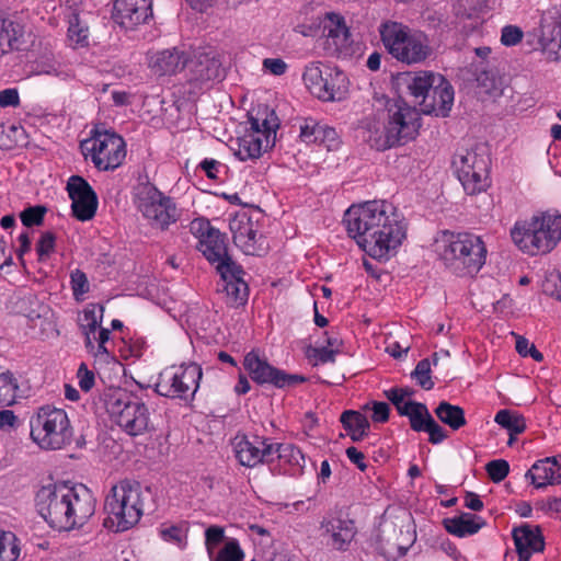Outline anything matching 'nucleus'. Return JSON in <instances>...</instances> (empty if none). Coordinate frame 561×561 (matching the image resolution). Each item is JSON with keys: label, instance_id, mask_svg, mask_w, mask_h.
Wrapping results in <instances>:
<instances>
[{"label": "nucleus", "instance_id": "obj_1", "mask_svg": "<svg viewBox=\"0 0 561 561\" xmlns=\"http://www.w3.org/2000/svg\"><path fill=\"white\" fill-rule=\"evenodd\" d=\"M343 222L350 237L375 259L387 260L405 239V225L390 219L385 203L353 205L345 211Z\"/></svg>", "mask_w": 561, "mask_h": 561}, {"label": "nucleus", "instance_id": "obj_2", "mask_svg": "<svg viewBox=\"0 0 561 561\" xmlns=\"http://www.w3.org/2000/svg\"><path fill=\"white\" fill-rule=\"evenodd\" d=\"M35 507L50 527L70 530L94 514L95 499L84 485L48 484L36 492Z\"/></svg>", "mask_w": 561, "mask_h": 561}, {"label": "nucleus", "instance_id": "obj_3", "mask_svg": "<svg viewBox=\"0 0 561 561\" xmlns=\"http://www.w3.org/2000/svg\"><path fill=\"white\" fill-rule=\"evenodd\" d=\"M150 494V489H144L138 481L124 479L114 484L104 501L107 515L104 527L119 533L135 526L144 514L145 501Z\"/></svg>", "mask_w": 561, "mask_h": 561}, {"label": "nucleus", "instance_id": "obj_4", "mask_svg": "<svg viewBox=\"0 0 561 561\" xmlns=\"http://www.w3.org/2000/svg\"><path fill=\"white\" fill-rule=\"evenodd\" d=\"M387 119V124L373 122L367 125L365 140L378 151L404 145L419 134L420 113L403 101L388 105Z\"/></svg>", "mask_w": 561, "mask_h": 561}, {"label": "nucleus", "instance_id": "obj_5", "mask_svg": "<svg viewBox=\"0 0 561 561\" xmlns=\"http://www.w3.org/2000/svg\"><path fill=\"white\" fill-rule=\"evenodd\" d=\"M436 250L446 268L457 276H473L484 265L486 247L472 233L444 231L436 240Z\"/></svg>", "mask_w": 561, "mask_h": 561}, {"label": "nucleus", "instance_id": "obj_6", "mask_svg": "<svg viewBox=\"0 0 561 561\" xmlns=\"http://www.w3.org/2000/svg\"><path fill=\"white\" fill-rule=\"evenodd\" d=\"M381 42L394 59L407 65L425 61L432 55L427 36L420 31L396 22L385 21L379 25Z\"/></svg>", "mask_w": 561, "mask_h": 561}, {"label": "nucleus", "instance_id": "obj_7", "mask_svg": "<svg viewBox=\"0 0 561 561\" xmlns=\"http://www.w3.org/2000/svg\"><path fill=\"white\" fill-rule=\"evenodd\" d=\"M106 412L124 432L141 435L151 428L147 405L123 388H107L101 394Z\"/></svg>", "mask_w": 561, "mask_h": 561}, {"label": "nucleus", "instance_id": "obj_8", "mask_svg": "<svg viewBox=\"0 0 561 561\" xmlns=\"http://www.w3.org/2000/svg\"><path fill=\"white\" fill-rule=\"evenodd\" d=\"M31 437L43 449L56 450L69 445L72 427L65 410L41 407L30 421Z\"/></svg>", "mask_w": 561, "mask_h": 561}, {"label": "nucleus", "instance_id": "obj_9", "mask_svg": "<svg viewBox=\"0 0 561 561\" xmlns=\"http://www.w3.org/2000/svg\"><path fill=\"white\" fill-rule=\"evenodd\" d=\"M81 149L85 157L91 156L94 167L100 171L118 168L126 157L123 137L107 130H95L90 139L81 142Z\"/></svg>", "mask_w": 561, "mask_h": 561}, {"label": "nucleus", "instance_id": "obj_10", "mask_svg": "<svg viewBox=\"0 0 561 561\" xmlns=\"http://www.w3.org/2000/svg\"><path fill=\"white\" fill-rule=\"evenodd\" d=\"M453 165L468 194L480 193L488 186L490 158L483 147L457 153Z\"/></svg>", "mask_w": 561, "mask_h": 561}, {"label": "nucleus", "instance_id": "obj_11", "mask_svg": "<svg viewBox=\"0 0 561 561\" xmlns=\"http://www.w3.org/2000/svg\"><path fill=\"white\" fill-rule=\"evenodd\" d=\"M192 230L198 237L197 249L205 259L216 266L217 272L229 267L240 272L241 265L232 260L228 251L226 234L214 228L208 220L199 219L192 222Z\"/></svg>", "mask_w": 561, "mask_h": 561}, {"label": "nucleus", "instance_id": "obj_12", "mask_svg": "<svg viewBox=\"0 0 561 561\" xmlns=\"http://www.w3.org/2000/svg\"><path fill=\"white\" fill-rule=\"evenodd\" d=\"M137 207L153 228L167 229L180 213L172 199L151 184H144L137 192Z\"/></svg>", "mask_w": 561, "mask_h": 561}, {"label": "nucleus", "instance_id": "obj_13", "mask_svg": "<svg viewBox=\"0 0 561 561\" xmlns=\"http://www.w3.org/2000/svg\"><path fill=\"white\" fill-rule=\"evenodd\" d=\"M202 376V368L195 363L172 366L159 375L154 390L163 397L187 399L197 391Z\"/></svg>", "mask_w": 561, "mask_h": 561}, {"label": "nucleus", "instance_id": "obj_14", "mask_svg": "<svg viewBox=\"0 0 561 561\" xmlns=\"http://www.w3.org/2000/svg\"><path fill=\"white\" fill-rule=\"evenodd\" d=\"M229 228L232 240L247 255L263 256L268 252L270 245L266 237L259 231V224L247 213L237 214L230 219Z\"/></svg>", "mask_w": 561, "mask_h": 561}, {"label": "nucleus", "instance_id": "obj_15", "mask_svg": "<svg viewBox=\"0 0 561 561\" xmlns=\"http://www.w3.org/2000/svg\"><path fill=\"white\" fill-rule=\"evenodd\" d=\"M243 366L251 379L259 383H270L276 388H291L302 383L307 378L298 374H288L285 370L272 366L266 359L261 358L255 352L244 356Z\"/></svg>", "mask_w": 561, "mask_h": 561}, {"label": "nucleus", "instance_id": "obj_16", "mask_svg": "<svg viewBox=\"0 0 561 561\" xmlns=\"http://www.w3.org/2000/svg\"><path fill=\"white\" fill-rule=\"evenodd\" d=\"M531 35L537 38L538 48L548 59H561V4L552 5L541 13L539 26Z\"/></svg>", "mask_w": 561, "mask_h": 561}, {"label": "nucleus", "instance_id": "obj_17", "mask_svg": "<svg viewBox=\"0 0 561 561\" xmlns=\"http://www.w3.org/2000/svg\"><path fill=\"white\" fill-rule=\"evenodd\" d=\"M232 445L236 458L244 467L253 468L259 463L272 462V443L264 437L254 435L250 439L247 435H237Z\"/></svg>", "mask_w": 561, "mask_h": 561}, {"label": "nucleus", "instance_id": "obj_18", "mask_svg": "<svg viewBox=\"0 0 561 561\" xmlns=\"http://www.w3.org/2000/svg\"><path fill=\"white\" fill-rule=\"evenodd\" d=\"M73 216L87 221L93 218L98 208V196L91 185L81 176L72 175L67 184Z\"/></svg>", "mask_w": 561, "mask_h": 561}, {"label": "nucleus", "instance_id": "obj_19", "mask_svg": "<svg viewBox=\"0 0 561 561\" xmlns=\"http://www.w3.org/2000/svg\"><path fill=\"white\" fill-rule=\"evenodd\" d=\"M530 222L536 233L528 249L538 254L550 252L561 239V215L542 214L533 217Z\"/></svg>", "mask_w": 561, "mask_h": 561}, {"label": "nucleus", "instance_id": "obj_20", "mask_svg": "<svg viewBox=\"0 0 561 561\" xmlns=\"http://www.w3.org/2000/svg\"><path fill=\"white\" fill-rule=\"evenodd\" d=\"M152 15V0H115L112 16L122 27L133 30Z\"/></svg>", "mask_w": 561, "mask_h": 561}, {"label": "nucleus", "instance_id": "obj_21", "mask_svg": "<svg viewBox=\"0 0 561 561\" xmlns=\"http://www.w3.org/2000/svg\"><path fill=\"white\" fill-rule=\"evenodd\" d=\"M320 530L327 546L337 551H346L356 535L354 522L341 517L324 518Z\"/></svg>", "mask_w": 561, "mask_h": 561}, {"label": "nucleus", "instance_id": "obj_22", "mask_svg": "<svg viewBox=\"0 0 561 561\" xmlns=\"http://www.w3.org/2000/svg\"><path fill=\"white\" fill-rule=\"evenodd\" d=\"M434 82L421 112L446 117L454 104V89L442 75L435 77Z\"/></svg>", "mask_w": 561, "mask_h": 561}, {"label": "nucleus", "instance_id": "obj_23", "mask_svg": "<svg viewBox=\"0 0 561 561\" xmlns=\"http://www.w3.org/2000/svg\"><path fill=\"white\" fill-rule=\"evenodd\" d=\"M187 67V82L193 88L190 92H195V89L199 90L209 81L218 80L222 77L219 60L206 54L196 56L188 62Z\"/></svg>", "mask_w": 561, "mask_h": 561}, {"label": "nucleus", "instance_id": "obj_24", "mask_svg": "<svg viewBox=\"0 0 561 561\" xmlns=\"http://www.w3.org/2000/svg\"><path fill=\"white\" fill-rule=\"evenodd\" d=\"M518 561H529L535 552L545 548V540L539 526L523 524L512 531Z\"/></svg>", "mask_w": 561, "mask_h": 561}, {"label": "nucleus", "instance_id": "obj_25", "mask_svg": "<svg viewBox=\"0 0 561 561\" xmlns=\"http://www.w3.org/2000/svg\"><path fill=\"white\" fill-rule=\"evenodd\" d=\"M228 272L224 270L219 271L221 277V287H218V291L225 294L226 304L230 307L237 308L243 306L249 296L248 284L243 279L244 271L241 267L240 272L232 268H228Z\"/></svg>", "mask_w": 561, "mask_h": 561}, {"label": "nucleus", "instance_id": "obj_26", "mask_svg": "<svg viewBox=\"0 0 561 561\" xmlns=\"http://www.w3.org/2000/svg\"><path fill=\"white\" fill-rule=\"evenodd\" d=\"M323 34L335 53L347 50L351 44V33L342 15L334 12L327 13L323 20Z\"/></svg>", "mask_w": 561, "mask_h": 561}, {"label": "nucleus", "instance_id": "obj_27", "mask_svg": "<svg viewBox=\"0 0 561 561\" xmlns=\"http://www.w3.org/2000/svg\"><path fill=\"white\" fill-rule=\"evenodd\" d=\"M325 78L321 87V95L318 99L324 102L342 101L348 93L350 81L346 75L339 68L328 67Z\"/></svg>", "mask_w": 561, "mask_h": 561}, {"label": "nucleus", "instance_id": "obj_28", "mask_svg": "<svg viewBox=\"0 0 561 561\" xmlns=\"http://www.w3.org/2000/svg\"><path fill=\"white\" fill-rule=\"evenodd\" d=\"M561 466L557 457H548L537 461L526 477L531 479V483L537 488H545L548 484L561 483Z\"/></svg>", "mask_w": 561, "mask_h": 561}, {"label": "nucleus", "instance_id": "obj_29", "mask_svg": "<svg viewBox=\"0 0 561 561\" xmlns=\"http://www.w3.org/2000/svg\"><path fill=\"white\" fill-rule=\"evenodd\" d=\"M187 64L185 55L178 50L165 49L151 56L149 66L159 76L173 75Z\"/></svg>", "mask_w": 561, "mask_h": 561}, {"label": "nucleus", "instance_id": "obj_30", "mask_svg": "<svg viewBox=\"0 0 561 561\" xmlns=\"http://www.w3.org/2000/svg\"><path fill=\"white\" fill-rule=\"evenodd\" d=\"M438 76L439 75H435L428 71H419L414 73L408 72L404 73L400 80L403 84H405L410 94L422 108L432 87L435 83L434 79Z\"/></svg>", "mask_w": 561, "mask_h": 561}, {"label": "nucleus", "instance_id": "obj_31", "mask_svg": "<svg viewBox=\"0 0 561 561\" xmlns=\"http://www.w3.org/2000/svg\"><path fill=\"white\" fill-rule=\"evenodd\" d=\"M485 522L480 517L469 513L460 516L444 519V526L449 534L458 537H465L478 533Z\"/></svg>", "mask_w": 561, "mask_h": 561}, {"label": "nucleus", "instance_id": "obj_32", "mask_svg": "<svg viewBox=\"0 0 561 561\" xmlns=\"http://www.w3.org/2000/svg\"><path fill=\"white\" fill-rule=\"evenodd\" d=\"M31 34H26L24 25L18 21L2 19V39H7L9 50H26Z\"/></svg>", "mask_w": 561, "mask_h": 561}, {"label": "nucleus", "instance_id": "obj_33", "mask_svg": "<svg viewBox=\"0 0 561 561\" xmlns=\"http://www.w3.org/2000/svg\"><path fill=\"white\" fill-rule=\"evenodd\" d=\"M250 134L260 135L265 142V148L273 146L276 138V129L279 126L278 118L276 117L274 112H271L264 118H259L254 116L249 117Z\"/></svg>", "mask_w": 561, "mask_h": 561}, {"label": "nucleus", "instance_id": "obj_34", "mask_svg": "<svg viewBox=\"0 0 561 561\" xmlns=\"http://www.w3.org/2000/svg\"><path fill=\"white\" fill-rule=\"evenodd\" d=\"M437 419L449 426L453 431H458L467 424L465 410L459 405H454L447 401H442L435 409Z\"/></svg>", "mask_w": 561, "mask_h": 561}, {"label": "nucleus", "instance_id": "obj_35", "mask_svg": "<svg viewBox=\"0 0 561 561\" xmlns=\"http://www.w3.org/2000/svg\"><path fill=\"white\" fill-rule=\"evenodd\" d=\"M265 148L264 139L256 134H247L239 139L238 149L234 154L241 160L256 159L261 157Z\"/></svg>", "mask_w": 561, "mask_h": 561}, {"label": "nucleus", "instance_id": "obj_36", "mask_svg": "<svg viewBox=\"0 0 561 561\" xmlns=\"http://www.w3.org/2000/svg\"><path fill=\"white\" fill-rule=\"evenodd\" d=\"M530 221H517L511 230V237L514 243L525 253L537 255L538 252H531L529 245H533V236H535Z\"/></svg>", "mask_w": 561, "mask_h": 561}, {"label": "nucleus", "instance_id": "obj_37", "mask_svg": "<svg viewBox=\"0 0 561 561\" xmlns=\"http://www.w3.org/2000/svg\"><path fill=\"white\" fill-rule=\"evenodd\" d=\"M328 67L329 66H322L320 62H312L305 69L302 76L305 84L316 98L321 95V87L325 78L324 71H327Z\"/></svg>", "mask_w": 561, "mask_h": 561}, {"label": "nucleus", "instance_id": "obj_38", "mask_svg": "<svg viewBox=\"0 0 561 561\" xmlns=\"http://www.w3.org/2000/svg\"><path fill=\"white\" fill-rule=\"evenodd\" d=\"M272 462L275 459L285 460L291 466L302 467L305 457L301 450L291 444L272 443Z\"/></svg>", "mask_w": 561, "mask_h": 561}, {"label": "nucleus", "instance_id": "obj_39", "mask_svg": "<svg viewBox=\"0 0 561 561\" xmlns=\"http://www.w3.org/2000/svg\"><path fill=\"white\" fill-rule=\"evenodd\" d=\"M103 306H92L83 311V322L81 323L82 331L85 335L87 346H92L90 335L94 334L100 327L103 319Z\"/></svg>", "mask_w": 561, "mask_h": 561}, {"label": "nucleus", "instance_id": "obj_40", "mask_svg": "<svg viewBox=\"0 0 561 561\" xmlns=\"http://www.w3.org/2000/svg\"><path fill=\"white\" fill-rule=\"evenodd\" d=\"M494 421L512 434H520L526 430L524 416L510 410H500Z\"/></svg>", "mask_w": 561, "mask_h": 561}, {"label": "nucleus", "instance_id": "obj_41", "mask_svg": "<svg viewBox=\"0 0 561 561\" xmlns=\"http://www.w3.org/2000/svg\"><path fill=\"white\" fill-rule=\"evenodd\" d=\"M411 409L403 416H408L410 426L415 432H423L433 417L424 403L410 404Z\"/></svg>", "mask_w": 561, "mask_h": 561}, {"label": "nucleus", "instance_id": "obj_42", "mask_svg": "<svg viewBox=\"0 0 561 561\" xmlns=\"http://www.w3.org/2000/svg\"><path fill=\"white\" fill-rule=\"evenodd\" d=\"M414 393L413 389L405 388H391L390 390L385 391V394L388 400L392 402L396 407L398 413L400 415L407 414V412L411 409L410 404H414L416 401H404L407 397H411Z\"/></svg>", "mask_w": 561, "mask_h": 561}, {"label": "nucleus", "instance_id": "obj_43", "mask_svg": "<svg viewBox=\"0 0 561 561\" xmlns=\"http://www.w3.org/2000/svg\"><path fill=\"white\" fill-rule=\"evenodd\" d=\"M89 30L79 18L78 13H72L69 19L68 38L71 43L79 46L88 45Z\"/></svg>", "mask_w": 561, "mask_h": 561}, {"label": "nucleus", "instance_id": "obj_44", "mask_svg": "<svg viewBox=\"0 0 561 561\" xmlns=\"http://www.w3.org/2000/svg\"><path fill=\"white\" fill-rule=\"evenodd\" d=\"M341 423L345 431H368L370 424L365 415L358 411L346 410L342 413Z\"/></svg>", "mask_w": 561, "mask_h": 561}, {"label": "nucleus", "instance_id": "obj_45", "mask_svg": "<svg viewBox=\"0 0 561 561\" xmlns=\"http://www.w3.org/2000/svg\"><path fill=\"white\" fill-rule=\"evenodd\" d=\"M20 553V540L15 534L2 530V561H16Z\"/></svg>", "mask_w": 561, "mask_h": 561}, {"label": "nucleus", "instance_id": "obj_46", "mask_svg": "<svg viewBox=\"0 0 561 561\" xmlns=\"http://www.w3.org/2000/svg\"><path fill=\"white\" fill-rule=\"evenodd\" d=\"M324 125L308 117L300 125V138L307 144H319Z\"/></svg>", "mask_w": 561, "mask_h": 561}, {"label": "nucleus", "instance_id": "obj_47", "mask_svg": "<svg viewBox=\"0 0 561 561\" xmlns=\"http://www.w3.org/2000/svg\"><path fill=\"white\" fill-rule=\"evenodd\" d=\"M431 362L427 358L420 360L412 371V378H415L417 383L425 390H431L434 387V382L431 378Z\"/></svg>", "mask_w": 561, "mask_h": 561}, {"label": "nucleus", "instance_id": "obj_48", "mask_svg": "<svg viewBox=\"0 0 561 561\" xmlns=\"http://www.w3.org/2000/svg\"><path fill=\"white\" fill-rule=\"evenodd\" d=\"M56 236L51 231H45L42 233L39 240L36 243V253L39 262H45L55 251Z\"/></svg>", "mask_w": 561, "mask_h": 561}, {"label": "nucleus", "instance_id": "obj_49", "mask_svg": "<svg viewBox=\"0 0 561 561\" xmlns=\"http://www.w3.org/2000/svg\"><path fill=\"white\" fill-rule=\"evenodd\" d=\"M476 80L478 82V87H480L483 92L488 94H493L500 89V79L493 71L485 68H481L479 70Z\"/></svg>", "mask_w": 561, "mask_h": 561}, {"label": "nucleus", "instance_id": "obj_50", "mask_svg": "<svg viewBox=\"0 0 561 561\" xmlns=\"http://www.w3.org/2000/svg\"><path fill=\"white\" fill-rule=\"evenodd\" d=\"M243 552L236 539H229L217 553L215 561H242Z\"/></svg>", "mask_w": 561, "mask_h": 561}, {"label": "nucleus", "instance_id": "obj_51", "mask_svg": "<svg viewBox=\"0 0 561 561\" xmlns=\"http://www.w3.org/2000/svg\"><path fill=\"white\" fill-rule=\"evenodd\" d=\"M485 470L489 478L494 482L499 483L503 481L510 473V465L504 459L492 460L486 463Z\"/></svg>", "mask_w": 561, "mask_h": 561}, {"label": "nucleus", "instance_id": "obj_52", "mask_svg": "<svg viewBox=\"0 0 561 561\" xmlns=\"http://www.w3.org/2000/svg\"><path fill=\"white\" fill-rule=\"evenodd\" d=\"M46 211L45 206L28 207L20 214V218L26 227L39 226L44 221Z\"/></svg>", "mask_w": 561, "mask_h": 561}, {"label": "nucleus", "instance_id": "obj_53", "mask_svg": "<svg viewBox=\"0 0 561 561\" xmlns=\"http://www.w3.org/2000/svg\"><path fill=\"white\" fill-rule=\"evenodd\" d=\"M341 350L339 348H328V347H309L307 350V357L309 359L314 358L317 365L318 363H333L335 360V355L339 354Z\"/></svg>", "mask_w": 561, "mask_h": 561}, {"label": "nucleus", "instance_id": "obj_54", "mask_svg": "<svg viewBox=\"0 0 561 561\" xmlns=\"http://www.w3.org/2000/svg\"><path fill=\"white\" fill-rule=\"evenodd\" d=\"M484 5V0H458L455 7L456 14L461 18H471Z\"/></svg>", "mask_w": 561, "mask_h": 561}, {"label": "nucleus", "instance_id": "obj_55", "mask_svg": "<svg viewBox=\"0 0 561 561\" xmlns=\"http://www.w3.org/2000/svg\"><path fill=\"white\" fill-rule=\"evenodd\" d=\"M225 530L220 526H210L205 531V543L209 556H213L214 549L224 541Z\"/></svg>", "mask_w": 561, "mask_h": 561}, {"label": "nucleus", "instance_id": "obj_56", "mask_svg": "<svg viewBox=\"0 0 561 561\" xmlns=\"http://www.w3.org/2000/svg\"><path fill=\"white\" fill-rule=\"evenodd\" d=\"M3 388H9L12 391V394H11L10 399L2 398V405L4 404L7 407H11L15 403V398L20 397V394H18V391H19L18 379L9 370L5 373H2V389Z\"/></svg>", "mask_w": 561, "mask_h": 561}, {"label": "nucleus", "instance_id": "obj_57", "mask_svg": "<svg viewBox=\"0 0 561 561\" xmlns=\"http://www.w3.org/2000/svg\"><path fill=\"white\" fill-rule=\"evenodd\" d=\"M71 287L76 297L89 291V282L87 275L82 271L76 270L71 273Z\"/></svg>", "mask_w": 561, "mask_h": 561}, {"label": "nucleus", "instance_id": "obj_58", "mask_svg": "<svg viewBox=\"0 0 561 561\" xmlns=\"http://www.w3.org/2000/svg\"><path fill=\"white\" fill-rule=\"evenodd\" d=\"M523 38V31L515 25H506L502 28L501 42L505 46H514Z\"/></svg>", "mask_w": 561, "mask_h": 561}, {"label": "nucleus", "instance_id": "obj_59", "mask_svg": "<svg viewBox=\"0 0 561 561\" xmlns=\"http://www.w3.org/2000/svg\"><path fill=\"white\" fill-rule=\"evenodd\" d=\"M423 432L428 433V440L434 445L439 444L447 438L446 431L433 417Z\"/></svg>", "mask_w": 561, "mask_h": 561}, {"label": "nucleus", "instance_id": "obj_60", "mask_svg": "<svg viewBox=\"0 0 561 561\" xmlns=\"http://www.w3.org/2000/svg\"><path fill=\"white\" fill-rule=\"evenodd\" d=\"M78 377L81 390L85 392L90 391L95 380L93 371L89 370L85 364H81L78 369Z\"/></svg>", "mask_w": 561, "mask_h": 561}, {"label": "nucleus", "instance_id": "obj_61", "mask_svg": "<svg viewBox=\"0 0 561 561\" xmlns=\"http://www.w3.org/2000/svg\"><path fill=\"white\" fill-rule=\"evenodd\" d=\"M11 135H8L9 142H2V149H11L15 146H22L25 142V133L21 126L12 125L10 127Z\"/></svg>", "mask_w": 561, "mask_h": 561}, {"label": "nucleus", "instance_id": "obj_62", "mask_svg": "<svg viewBox=\"0 0 561 561\" xmlns=\"http://www.w3.org/2000/svg\"><path fill=\"white\" fill-rule=\"evenodd\" d=\"M373 415L374 422L385 423L389 419L390 408L386 402L374 401L373 403Z\"/></svg>", "mask_w": 561, "mask_h": 561}, {"label": "nucleus", "instance_id": "obj_63", "mask_svg": "<svg viewBox=\"0 0 561 561\" xmlns=\"http://www.w3.org/2000/svg\"><path fill=\"white\" fill-rule=\"evenodd\" d=\"M319 144L325 146L329 150L335 148L339 145V136L335 129L324 125Z\"/></svg>", "mask_w": 561, "mask_h": 561}, {"label": "nucleus", "instance_id": "obj_64", "mask_svg": "<svg viewBox=\"0 0 561 561\" xmlns=\"http://www.w3.org/2000/svg\"><path fill=\"white\" fill-rule=\"evenodd\" d=\"M264 69L275 76H282L287 69L286 62L280 58H266L263 60Z\"/></svg>", "mask_w": 561, "mask_h": 561}]
</instances>
